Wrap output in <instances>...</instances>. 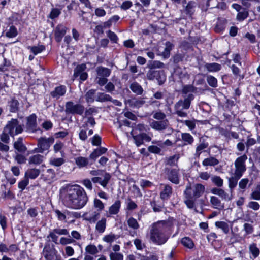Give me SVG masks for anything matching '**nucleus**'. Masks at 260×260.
<instances>
[{"label":"nucleus","instance_id":"obj_12","mask_svg":"<svg viewBox=\"0 0 260 260\" xmlns=\"http://www.w3.org/2000/svg\"><path fill=\"white\" fill-rule=\"evenodd\" d=\"M43 254L46 260H55L56 258V251L54 249L45 247Z\"/></svg>","mask_w":260,"mask_h":260},{"label":"nucleus","instance_id":"obj_48","mask_svg":"<svg viewBox=\"0 0 260 260\" xmlns=\"http://www.w3.org/2000/svg\"><path fill=\"white\" fill-rule=\"evenodd\" d=\"M182 138L183 141L186 142L188 144H191L193 141V137L188 133L182 134Z\"/></svg>","mask_w":260,"mask_h":260},{"label":"nucleus","instance_id":"obj_40","mask_svg":"<svg viewBox=\"0 0 260 260\" xmlns=\"http://www.w3.org/2000/svg\"><path fill=\"white\" fill-rule=\"evenodd\" d=\"M181 243L184 246L188 248H192L194 246L192 241L188 237H184L182 238L181 240Z\"/></svg>","mask_w":260,"mask_h":260},{"label":"nucleus","instance_id":"obj_1","mask_svg":"<svg viewBox=\"0 0 260 260\" xmlns=\"http://www.w3.org/2000/svg\"><path fill=\"white\" fill-rule=\"evenodd\" d=\"M88 197L84 189L79 185L67 187L64 202L69 207L79 209L83 207L88 201Z\"/></svg>","mask_w":260,"mask_h":260},{"label":"nucleus","instance_id":"obj_54","mask_svg":"<svg viewBox=\"0 0 260 260\" xmlns=\"http://www.w3.org/2000/svg\"><path fill=\"white\" fill-rule=\"evenodd\" d=\"M185 203L187 206L189 208H192L194 206V202L196 199L193 198H190L187 197H185Z\"/></svg>","mask_w":260,"mask_h":260},{"label":"nucleus","instance_id":"obj_2","mask_svg":"<svg viewBox=\"0 0 260 260\" xmlns=\"http://www.w3.org/2000/svg\"><path fill=\"white\" fill-rule=\"evenodd\" d=\"M170 224L165 221H160L154 223L150 232V239L158 244L165 243L167 239L165 232L168 229Z\"/></svg>","mask_w":260,"mask_h":260},{"label":"nucleus","instance_id":"obj_55","mask_svg":"<svg viewBox=\"0 0 260 260\" xmlns=\"http://www.w3.org/2000/svg\"><path fill=\"white\" fill-rule=\"evenodd\" d=\"M244 230L246 235L250 234L253 232V227L250 224L246 223L244 224Z\"/></svg>","mask_w":260,"mask_h":260},{"label":"nucleus","instance_id":"obj_10","mask_svg":"<svg viewBox=\"0 0 260 260\" xmlns=\"http://www.w3.org/2000/svg\"><path fill=\"white\" fill-rule=\"evenodd\" d=\"M135 143L139 147L143 143V142H149L151 141V137L145 133H141L139 135L133 136Z\"/></svg>","mask_w":260,"mask_h":260},{"label":"nucleus","instance_id":"obj_35","mask_svg":"<svg viewBox=\"0 0 260 260\" xmlns=\"http://www.w3.org/2000/svg\"><path fill=\"white\" fill-rule=\"evenodd\" d=\"M85 251L87 253L94 255L98 253V250L95 245L89 244L85 247Z\"/></svg>","mask_w":260,"mask_h":260},{"label":"nucleus","instance_id":"obj_50","mask_svg":"<svg viewBox=\"0 0 260 260\" xmlns=\"http://www.w3.org/2000/svg\"><path fill=\"white\" fill-rule=\"evenodd\" d=\"M95 91L94 90H90L88 91L86 94V99L88 102H92L93 101V96L95 94Z\"/></svg>","mask_w":260,"mask_h":260},{"label":"nucleus","instance_id":"obj_45","mask_svg":"<svg viewBox=\"0 0 260 260\" xmlns=\"http://www.w3.org/2000/svg\"><path fill=\"white\" fill-rule=\"evenodd\" d=\"M127 224L130 228L134 229H137L139 228V224L137 220L134 218H130L127 220Z\"/></svg>","mask_w":260,"mask_h":260},{"label":"nucleus","instance_id":"obj_60","mask_svg":"<svg viewBox=\"0 0 260 260\" xmlns=\"http://www.w3.org/2000/svg\"><path fill=\"white\" fill-rule=\"evenodd\" d=\"M249 180L248 179L244 178L241 179L239 183V187L241 189H245Z\"/></svg>","mask_w":260,"mask_h":260},{"label":"nucleus","instance_id":"obj_6","mask_svg":"<svg viewBox=\"0 0 260 260\" xmlns=\"http://www.w3.org/2000/svg\"><path fill=\"white\" fill-rule=\"evenodd\" d=\"M84 110V107L79 104L68 102L66 104V112L68 113L82 114Z\"/></svg>","mask_w":260,"mask_h":260},{"label":"nucleus","instance_id":"obj_41","mask_svg":"<svg viewBox=\"0 0 260 260\" xmlns=\"http://www.w3.org/2000/svg\"><path fill=\"white\" fill-rule=\"evenodd\" d=\"M251 199L255 200H260V185L256 186L251 194Z\"/></svg>","mask_w":260,"mask_h":260},{"label":"nucleus","instance_id":"obj_21","mask_svg":"<svg viewBox=\"0 0 260 260\" xmlns=\"http://www.w3.org/2000/svg\"><path fill=\"white\" fill-rule=\"evenodd\" d=\"M215 224L217 228L221 229L225 234L229 233L230 229L232 226L231 222L229 223L224 221H217L215 222Z\"/></svg>","mask_w":260,"mask_h":260},{"label":"nucleus","instance_id":"obj_4","mask_svg":"<svg viewBox=\"0 0 260 260\" xmlns=\"http://www.w3.org/2000/svg\"><path fill=\"white\" fill-rule=\"evenodd\" d=\"M247 159V156L246 155H243L237 158L235 161V176L237 178V179L240 178L246 170L245 162Z\"/></svg>","mask_w":260,"mask_h":260},{"label":"nucleus","instance_id":"obj_43","mask_svg":"<svg viewBox=\"0 0 260 260\" xmlns=\"http://www.w3.org/2000/svg\"><path fill=\"white\" fill-rule=\"evenodd\" d=\"M249 250L254 258L256 257L259 254V250L255 244L250 245Z\"/></svg>","mask_w":260,"mask_h":260},{"label":"nucleus","instance_id":"obj_57","mask_svg":"<svg viewBox=\"0 0 260 260\" xmlns=\"http://www.w3.org/2000/svg\"><path fill=\"white\" fill-rule=\"evenodd\" d=\"M248 207L254 210H258L259 209V204L254 201H251L249 202L248 204Z\"/></svg>","mask_w":260,"mask_h":260},{"label":"nucleus","instance_id":"obj_7","mask_svg":"<svg viewBox=\"0 0 260 260\" xmlns=\"http://www.w3.org/2000/svg\"><path fill=\"white\" fill-rule=\"evenodd\" d=\"M53 141L54 139L52 138L40 139L38 141L39 150L38 152L42 153L44 151L48 150Z\"/></svg>","mask_w":260,"mask_h":260},{"label":"nucleus","instance_id":"obj_26","mask_svg":"<svg viewBox=\"0 0 260 260\" xmlns=\"http://www.w3.org/2000/svg\"><path fill=\"white\" fill-rule=\"evenodd\" d=\"M107 151V149L104 147L96 149L90 155V158L95 160L98 157L105 153Z\"/></svg>","mask_w":260,"mask_h":260},{"label":"nucleus","instance_id":"obj_62","mask_svg":"<svg viewBox=\"0 0 260 260\" xmlns=\"http://www.w3.org/2000/svg\"><path fill=\"white\" fill-rule=\"evenodd\" d=\"M148 150L151 153L158 154L160 153L161 149L157 146L152 145L148 147Z\"/></svg>","mask_w":260,"mask_h":260},{"label":"nucleus","instance_id":"obj_19","mask_svg":"<svg viewBox=\"0 0 260 260\" xmlns=\"http://www.w3.org/2000/svg\"><path fill=\"white\" fill-rule=\"evenodd\" d=\"M121 207V202L119 200H116L108 209V213L110 215L117 214L120 210Z\"/></svg>","mask_w":260,"mask_h":260},{"label":"nucleus","instance_id":"obj_15","mask_svg":"<svg viewBox=\"0 0 260 260\" xmlns=\"http://www.w3.org/2000/svg\"><path fill=\"white\" fill-rule=\"evenodd\" d=\"M151 127L156 130H162L165 129L168 126V121L163 120L161 121H153L150 123Z\"/></svg>","mask_w":260,"mask_h":260},{"label":"nucleus","instance_id":"obj_30","mask_svg":"<svg viewBox=\"0 0 260 260\" xmlns=\"http://www.w3.org/2000/svg\"><path fill=\"white\" fill-rule=\"evenodd\" d=\"M40 174V171L38 169H30L27 170L25 173V176L27 178H29L30 179H35Z\"/></svg>","mask_w":260,"mask_h":260},{"label":"nucleus","instance_id":"obj_34","mask_svg":"<svg viewBox=\"0 0 260 260\" xmlns=\"http://www.w3.org/2000/svg\"><path fill=\"white\" fill-rule=\"evenodd\" d=\"M14 148L19 152H24L26 150V147L22 144V140L21 138L18 139V140L14 143Z\"/></svg>","mask_w":260,"mask_h":260},{"label":"nucleus","instance_id":"obj_52","mask_svg":"<svg viewBox=\"0 0 260 260\" xmlns=\"http://www.w3.org/2000/svg\"><path fill=\"white\" fill-rule=\"evenodd\" d=\"M29 181L28 179L25 176L24 179L19 182L18 183V187L21 189L22 190H24L25 187L28 184Z\"/></svg>","mask_w":260,"mask_h":260},{"label":"nucleus","instance_id":"obj_63","mask_svg":"<svg viewBox=\"0 0 260 260\" xmlns=\"http://www.w3.org/2000/svg\"><path fill=\"white\" fill-rule=\"evenodd\" d=\"M194 90V88L192 85L185 86L182 89L183 92L185 94L193 92Z\"/></svg>","mask_w":260,"mask_h":260},{"label":"nucleus","instance_id":"obj_49","mask_svg":"<svg viewBox=\"0 0 260 260\" xmlns=\"http://www.w3.org/2000/svg\"><path fill=\"white\" fill-rule=\"evenodd\" d=\"M211 180L214 183V184L217 186L220 187L223 185V180L218 176L213 177L211 178Z\"/></svg>","mask_w":260,"mask_h":260},{"label":"nucleus","instance_id":"obj_46","mask_svg":"<svg viewBox=\"0 0 260 260\" xmlns=\"http://www.w3.org/2000/svg\"><path fill=\"white\" fill-rule=\"evenodd\" d=\"M195 5V3L192 2H189L185 7V11L186 13L190 15L194 11Z\"/></svg>","mask_w":260,"mask_h":260},{"label":"nucleus","instance_id":"obj_44","mask_svg":"<svg viewBox=\"0 0 260 260\" xmlns=\"http://www.w3.org/2000/svg\"><path fill=\"white\" fill-rule=\"evenodd\" d=\"M111 98L108 94L104 93H99L97 95L96 100L100 102L110 101Z\"/></svg>","mask_w":260,"mask_h":260},{"label":"nucleus","instance_id":"obj_17","mask_svg":"<svg viewBox=\"0 0 260 260\" xmlns=\"http://www.w3.org/2000/svg\"><path fill=\"white\" fill-rule=\"evenodd\" d=\"M168 179L172 183L175 184H178L179 182L178 170L176 169H173L168 172Z\"/></svg>","mask_w":260,"mask_h":260},{"label":"nucleus","instance_id":"obj_20","mask_svg":"<svg viewBox=\"0 0 260 260\" xmlns=\"http://www.w3.org/2000/svg\"><path fill=\"white\" fill-rule=\"evenodd\" d=\"M66 92V87L64 86H59L55 88L54 90L51 92V94L52 97L58 99L61 96L63 95Z\"/></svg>","mask_w":260,"mask_h":260},{"label":"nucleus","instance_id":"obj_42","mask_svg":"<svg viewBox=\"0 0 260 260\" xmlns=\"http://www.w3.org/2000/svg\"><path fill=\"white\" fill-rule=\"evenodd\" d=\"M64 160L62 158H51L50 159V164L56 167L61 166Z\"/></svg>","mask_w":260,"mask_h":260},{"label":"nucleus","instance_id":"obj_3","mask_svg":"<svg viewBox=\"0 0 260 260\" xmlns=\"http://www.w3.org/2000/svg\"><path fill=\"white\" fill-rule=\"evenodd\" d=\"M204 191L205 186L201 184L197 183L192 186L190 184L187 185L184 191V194L185 197L197 199L202 196Z\"/></svg>","mask_w":260,"mask_h":260},{"label":"nucleus","instance_id":"obj_25","mask_svg":"<svg viewBox=\"0 0 260 260\" xmlns=\"http://www.w3.org/2000/svg\"><path fill=\"white\" fill-rule=\"evenodd\" d=\"M106 219L105 218H102L99 220L95 226V230L100 233H103L106 229Z\"/></svg>","mask_w":260,"mask_h":260},{"label":"nucleus","instance_id":"obj_11","mask_svg":"<svg viewBox=\"0 0 260 260\" xmlns=\"http://www.w3.org/2000/svg\"><path fill=\"white\" fill-rule=\"evenodd\" d=\"M55 212L57 218L60 221H63L64 222L73 221V220H70V218L73 217L74 216L72 213H70L68 211L61 212L58 210H56Z\"/></svg>","mask_w":260,"mask_h":260},{"label":"nucleus","instance_id":"obj_32","mask_svg":"<svg viewBox=\"0 0 260 260\" xmlns=\"http://www.w3.org/2000/svg\"><path fill=\"white\" fill-rule=\"evenodd\" d=\"M96 71L98 75L100 77H108L110 74V71L107 68L99 67Z\"/></svg>","mask_w":260,"mask_h":260},{"label":"nucleus","instance_id":"obj_39","mask_svg":"<svg viewBox=\"0 0 260 260\" xmlns=\"http://www.w3.org/2000/svg\"><path fill=\"white\" fill-rule=\"evenodd\" d=\"M206 67L210 72H216L220 70V65L216 63L207 64Z\"/></svg>","mask_w":260,"mask_h":260},{"label":"nucleus","instance_id":"obj_24","mask_svg":"<svg viewBox=\"0 0 260 260\" xmlns=\"http://www.w3.org/2000/svg\"><path fill=\"white\" fill-rule=\"evenodd\" d=\"M210 202L213 208L215 209L221 210L224 207L223 205L221 204L220 201L216 197H211Z\"/></svg>","mask_w":260,"mask_h":260},{"label":"nucleus","instance_id":"obj_8","mask_svg":"<svg viewBox=\"0 0 260 260\" xmlns=\"http://www.w3.org/2000/svg\"><path fill=\"white\" fill-rule=\"evenodd\" d=\"M85 69L86 65L85 64L78 66L74 71V75L75 77L80 76V78L81 80H85L87 78V74L84 72Z\"/></svg>","mask_w":260,"mask_h":260},{"label":"nucleus","instance_id":"obj_28","mask_svg":"<svg viewBox=\"0 0 260 260\" xmlns=\"http://www.w3.org/2000/svg\"><path fill=\"white\" fill-rule=\"evenodd\" d=\"M18 34L17 28L14 26H11L6 30V36L12 38L15 37Z\"/></svg>","mask_w":260,"mask_h":260},{"label":"nucleus","instance_id":"obj_16","mask_svg":"<svg viewBox=\"0 0 260 260\" xmlns=\"http://www.w3.org/2000/svg\"><path fill=\"white\" fill-rule=\"evenodd\" d=\"M110 175L109 174L106 173L104 175L103 179L99 177H95L92 178V181L94 183H99L102 186L105 187L108 183V181L110 178Z\"/></svg>","mask_w":260,"mask_h":260},{"label":"nucleus","instance_id":"obj_38","mask_svg":"<svg viewBox=\"0 0 260 260\" xmlns=\"http://www.w3.org/2000/svg\"><path fill=\"white\" fill-rule=\"evenodd\" d=\"M131 90L137 94H141L143 92L142 87L137 83H133L131 85Z\"/></svg>","mask_w":260,"mask_h":260},{"label":"nucleus","instance_id":"obj_59","mask_svg":"<svg viewBox=\"0 0 260 260\" xmlns=\"http://www.w3.org/2000/svg\"><path fill=\"white\" fill-rule=\"evenodd\" d=\"M83 185L88 189L91 190L92 189V185L91 181L88 179H86L82 181Z\"/></svg>","mask_w":260,"mask_h":260},{"label":"nucleus","instance_id":"obj_56","mask_svg":"<svg viewBox=\"0 0 260 260\" xmlns=\"http://www.w3.org/2000/svg\"><path fill=\"white\" fill-rule=\"evenodd\" d=\"M92 144L94 146H99L101 143V138L98 135H94L92 139Z\"/></svg>","mask_w":260,"mask_h":260},{"label":"nucleus","instance_id":"obj_27","mask_svg":"<svg viewBox=\"0 0 260 260\" xmlns=\"http://www.w3.org/2000/svg\"><path fill=\"white\" fill-rule=\"evenodd\" d=\"M171 193H172L171 187L169 185H166L165 186V188L161 192L160 198L164 200H167L169 198V197Z\"/></svg>","mask_w":260,"mask_h":260},{"label":"nucleus","instance_id":"obj_36","mask_svg":"<svg viewBox=\"0 0 260 260\" xmlns=\"http://www.w3.org/2000/svg\"><path fill=\"white\" fill-rule=\"evenodd\" d=\"M43 159L42 156L39 154L35 155L29 158V163L34 164H40Z\"/></svg>","mask_w":260,"mask_h":260},{"label":"nucleus","instance_id":"obj_33","mask_svg":"<svg viewBox=\"0 0 260 260\" xmlns=\"http://www.w3.org/2000/svg\"><path fill=\"white\" fill-rule=\"evenodd\" d=\"M27 124L29 128L33 129L35 128L36 124V116L35 114H32L27 118Z\"/></svg>","mask_w":260,"mask_h":260},{"label":"nucleus","instance_id":"obj_29","mask_svg":"<svg viewBox=\"0 0 260 260\" xmlns=\"http://www.w3.org/2000/svg\"><path fill=\"white\" fill-rule=\"evenodd\" d=\"M93 207L98 211L101 212L104 209L105 205L100 199L96 198L93 200Z\"/></svg>","mask_w":260,"mask_h":260},{"label":"nucleus","instance_id":"obj_31","mask_svg":"<svg viewBox=\"0 0 260 260\" xmlns=\"http://www.w3.org/2000/svg\"><path fill=\"white\" fill-rule=\"evenodd\" d=\"M219 161L218 160L215 158L214 157H209L205 159L203 162L202 164L204 166H215L218 164Z\"/></svg>","mask_w":260,"mask_h":260},{"label":"nucleus","instance_id":"obj_23","mask_svg":"<svg viewBox=\"0 0 260 260\" xmlns=\"http://www.w3.org/2000/svg\"><path fill=\"white\" fill-rule=\"evenodd\" d=\"M211 192L213 194L218 195L225 200H229L231 199L228 194L222 189L214 188L211 189Z\"/></svg>","mask_w":260,"mask_h":260},{"label":"nucleus","instance_id":"obj_58","mask_svg":"<svg viewBox=\"0 0 260 260\" xmlns=\"http://www.w3.org/2000/svg\"><path fill=\"white\" fill-rule=\"evenodd\" d=\"M18 102L16 100H12L10 103V111L12 112H15L17 109Z\"/></svg>","mask_w":260,"mask_h":260},{"label":"nucleus","instance_id":"obj_64","mask_svg":"<svg viewBox=\"0 0 260 260\" xmlns=\"http://www.w3.org/2000/svg\"><path fill=\"white\" fill-rule=\"evenodd\" d=\"M107 36L109 38L111 41H113V42L116 43L118 40V38L116 34L110 30H109L107 32Z\"/></svg>","mask_w":260,"mask_h":260},{"label":"nucleus","instance_id":"obj_14","mask_svg":"<svg viewBox=\"0 0 260 260\" xmlns=\"http://www.w3.org/2000/svg\"><path fill=\"white\" fill-rule=\"evenodd\" d=\"M66 32V27L62 25H58L55 31V39L58 42L60 41L63 36L65 35Z\"/></svg>","mask_w":260,"mask_h":260},{"label":"nucleus","instance_id":"obj_9","mask_svg":"<svg viewBox=\"0 0 260 260\" xmlns=\"http://www.w3.org/2000/svg\"><path fill=\"white\" fill-rule=\"evenodd\" d=\"M193 99L192 94H189L183 101H179L176 105L175 108H181V109H188L190 105V102Z\"/></svg>","mask_w":260,"mask_h":260},{"label":"nucleus","instance_id":"obj_61","mask_svg":"<svg viewBox=\"0 0 260 260\" xmlns=\"http://www.w3.org/2000/svg\"><path fill=\"white\" fill-rule=\"evenodd\" d=\"M130 103L135 107H139L143 104V102L140 100L133 99L130 101Z\"/></svg>","mask_w":260,"mask_h":260},{"label":"nucleus","instance_id":"obj_22","mask_svg":"<svg viewBox=\"0 0 260 260\" xmlns=\"http://www.w3.org/2000/svg\"><path fill=\"white\" fill-rule=\"evenodd\" d=\"M75 160L76 165L80 168L86 167L89 163L88 158L82 156L76 157Z\"/></svg>","mask_w":260,"mask_h":260},{"label":"nucleus","instance_id":"obj_53","mask_svg":"<svg viewBox=\"0 0 260 260\" xmlns=\"http://www.w3.org/2000/svg\"><path fill=\"white\" fill-rule=\"evenodd\" d=\"M207 82H208V84L211 86L216 87L217 86V80L215 77H214L212 76H208Z\"/></svg>","mask_w":260,"mask_h":260},{"label":"nucleus","instance_id":"obj_47","mask_svg":"<svg viewBox=\"0 0 260 260\" xmlns=\"http://www.w3.org/2000/svg\"><path fill=\"white\" fill-rule=\"evenodd\" d=\"M103 240L107 243H111L116 240V236L111 233L104 236Z\"/></svg>","mask_w":260,"mask_h":260},{"label":"nucleus","instance_id":"obj_37","mask_svg":"<svg viewBox=\"0 0 260 260\" xmlns=\"http://www.w3.org/2000/svg\"><path fill=\"white\" fill-rule=\"evenodd\" d=\"M28 48L34 53V55H37L45 50V47L41 45L33 47H29Z\"/></svg>","mask_w":260,"mask_h":260},{"label":"nucleus","instance_id":"obj_5","mask_svg":"<svg viewBox=\"0 0 260 260\" xmlns=\"http://www.w3.org/2000/svg\"><path fill=\"white\" fill-rule=\"evenodd\" d=\"M6 132H8L11 136L20 134L22 131V127L19 124L16 119H12L9 121L5 127Z\"/></svg>","mask_w":260,"mask_h":260},{"label":"nucleus","instance_id":"obj_18","mask_svg":"<svg viewBox=\"0 0 260 260\" xmlns=\"http://www.w3.org/2000/svg\"><path fill=\"white\" fill-rule=\"evenodd\" d=\"M158 76H160V80H158L159 84H161L164 82L166 80V77L163 73H160L159 71H150L147 74V77L149 79H153L154 77H157Z\"/></svg>","mask_w":260,"mask_h":260},{"label":"nucleus","instance_id":"obj_51","mask_svg":"<svg viewBox=\"0 0 260 260\" xmlns=\"http://www.w3.org/2000/svg\"><path fill=\"white\" fill-rule=\"evenodd\" d=\"M111 260H123V255L116 252H112L110 254Z\"/></svg>","mask_w":260,"mask_h":260},{"label":"nucleus","instance_id":"obj_13","mask_svg":"<svg viewBox=\"0 0 260 260\" xmlns=\"http://www.w3.org/2000/svg\"><path fill=\"white\" fill-rule=\"evenodd\" d=\"M172 48V44L167 42L166 43L165 47L164 48L163 47H159L158 52L160 54L162 55L164 57L167 58L169 57L170 55V52Z\"/></svg>","mask_w":260,"mask_h":260}]
</instances>
